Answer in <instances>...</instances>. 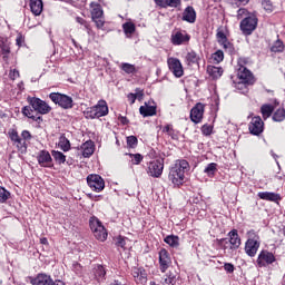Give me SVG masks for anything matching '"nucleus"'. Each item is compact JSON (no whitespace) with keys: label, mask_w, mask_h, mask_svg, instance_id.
Returning a JSON list of instances; mask_svg holds the SVG:
<instances>
[{"label":"nucleus","mask_w":285,"mask_h":285,"mask_svg":"<svg viewBox=\"0 0 285 285\" xmlns=\"http://www.w3.org/2000/svg\"><path fill=\"white\" fill-rule=\"evenodd\" d=\"M141 271H142V269L135 268V269L132 271V277H135V279H138L139 275L141 274Z\"/></svg>","instance_id":"obj_64"},{"label":"nucleus","mask_w":285,"mask_h":285,"mask_svg":"<svg viewBox=\"0 0 285 285\" xmlns=\"http://www.w3.org/2000/svg\"><path fill=\"white\" fill-rule=\"evenodd\" d=\"M96 23V27L98 30H101L104 26H106V21H104L101 18L92 20Z\"/></svg>","instance_id":"obj_59"},{"label":"nucleus","mask_w":285,"mask_h":285,"mask_svg":"<svg viewBox=\"0 0 285 285\" xmlns=\"http://www.w3.org/2000/svg\"><path fill=\"white\" fill-rule=\"evenodd\" d=\"M32 285H66L65 282L53 281L48 274H38L37 277H29Z\"/></svg>","instance_id":"obj_10"},{"label":"nucleus","mask_w":285,"mask_h":285,"mask_svg":"<svg viewBox=\"0 0 285 285\" xmlns=\"http://www.w3.org/2000/svg\"><path fill=\"white\" fill-rule=\"evenodd\" d=\"M237 79L238 82H236L235 88L237 90H248V86L255 85V76L253 75V71L248 68H238L237 69Z\"/></svg>","instance_id":"obj_2"},{"label":"nucleus","mask_w":285,"mask_h":285,"mask_svg":"<svg viewBox=\"0 0 285 285\" xmlns=\"http://www.w3.org/2000/svg\"><path fill=\"white\" fill-rule=\"evenodd\" d=\"M165 244H168L171 248H177L179 246V236L169 235L164 239Z\"/></svg>","instance_id":"obj_35"},{"label":"nucleus","mask_w":285,"mask_h":285,"mask_svg":"<svg viewBox=\"0 0 285 285\" xmlns=\"http://www.w3.org/2000/svg\"><path fill=\"white\" fill-rule=\"evenodd\" d=\"M262 7L268 14L275 11V3L273 0H262Z\"/></svg>","instance_id":"obj_37"},{"label":"nucleus","mask_w":285,"mask_h":285,"mask_svg":"<svg viewBox=\"0 0 285 285\" xmlns=\"http://www.w3.org/2000/svg\"><path fill=\"white\" fill-rule=\"evenodd\" d=\"M95 277L98 282H104L106 277V269L101 265H97V267L94 271Z\"/></svg>","instance_id":"obj_36"},{"label":"nucleus","mask_w":285,"mask_h":285,"mask_svg":"<svg viewBox=\"0 0 285 285\" xmlns=\"http://www.w3.org/2000/svg\"><path fill=\"white\" fill-rule=\"evenodd\" d=\"M127 99H128L129 104L132 106V104H135V101H137V95L130 92L127 95Z\"/></svg>","instance_id":"obj_61"},{"label":"nucleus","mask_w":285,"mask_h":285,"mask_svg":"<svg viewBox=\"0 0 285 285\" xmlns=\"http://www.w3.org/2000/svg\"><path fill=\"white\" fill-rule=\"evenodd\" d=\"M185 63L187 66H195V63H199V55L195 50H191L185 56Z\"/></svg>","instance_id":"obj_33"},{"label":"nucleus","mask_w":285,"mask_h":285,"mask_svg":"<svg viewBox=\"0 0 285 285\" xmlns=\"http://www.w3.org/2000/svg\"><path fill=\"white\" fill-rule=\"evenodd\" d=\"M206 110V105L197 102L190 110V120L194 124H202L204 119V112Z\"/></svg>","instance_id":"obj_15"},{"label":"nucleus","mask_w":285,"mask_h":285,"mask_svg":"<svg viewBox=\"0 0 285 285\" xmlns=\"http://www.w3.org/2000/svg\"><path fill=\"white\" fill-rule=\"evenodd\" d=\"M37 161L42 168H52V166H55V163H52V156H50V151L46 149H42L37 154Z\"/></svg>","instance_id":"obj_17"},{"label":"nucleus","mask_w":285,"mask_h":285,"mask_svg":"<svg viewBox=\"0 0 285 285\" xmlns=\"http://www.w3.org/2000/svg\"><path fill=\"white\" fill-rule=\"evenodd\" d=\"M274 262H275V255L268 250H262L257 258V264L259 268L274 264Z\"/></svg>","instance_id":"obj_19"},{"label":"nucleus","mask_w":285,"mask_h":285,"mask_svg":"<svg viewBox=\"0 0 285 285\" xmlns=\"http://www.w3.org/2000/svg\"><path fill=\"white\" fill-rule=\"evenodd\" d=\"M108 102H106L104 99H100L95 106L88 107L83 111V116L86 119H100V117L108 116Z\"/></svg>","instance_id":"obj_3"},{"label":"nucleus","mask_w":285,"mask_h":285,"mask_svg":"<svg viewBox=\"0 0 285 285\" xmlns=\"http://www.w3.org/2000/svg\"><path fill=\"white\" fill-rule=\"evenodd\" d=\"M59 146L63 153H68V150H70V140H68L66 136H61L59 139Z\"/></svg>","instance_id":"obj_41"},{"label":"nucleus","mask_w":285,"mask_h":285,"mask_svg":"<svg viewBox=\"0 0 285 285\" xmlns=\"http://www.w3.org/2000/svg\"><path fill=\"white\" fill-rule=\"evenodd\" d=\"M127 155L130 157L132 166H139V164L144 161V156L141 154H127Z\"/></svg>","instance_id":"obj_43"},{"label":"nucleus","mask_w":285,"mask_h":285,"mask_svg":"<svg viewBox=\"0 0 285 285\" xmlns=\"http://www.w3.org/2000/svg\"><path fill=\"white\" fill-rule=\"evenodd\" d=\"M177 282L175 274L168 273L163 281V285H175Z\"/></svg>","instance_id":"obj_44"},{"label":"nucleus","mask_w":285,"mask_h":285,"mask_svg":"<svg viewBox=\"0 0 285 285\" xmlns=\"http://www.w3.org/2000/svg\"><path fill=\"white\" fill-rule=\"evenodd\" d=\"M89 226L98 242H106V239H108V232L106 230V227H104L99 218L92 216L89 219Z\"/></svg>","instance_id":"obj_6"},{"label":"nucleus","mask_w":285,"mask_h":285,"mask_svg":"<svg viewBox=\"0 0 285 285\" xmlns=\"http://www.w3.org/2000/svg\"><path fill=\"white\" fill-rule=\"evenodd\" d=\"M212 59H214L215 63H222L224 61V51L217 50L213 53Z\"/></svg>","instance_id":"obj_48"},{"label":"nucleus","mask_w":285,"mask_h":285,"mask_svg":"<svg viewBox=\"0 0 285 285\" xmlns=\"http://www.w3.org/2000/svg\"><path fill=\"white\" fill-rule=\"evenodd\" d=\"M247 240L245 243V253L248 257H255L259 250L261 242L259 235L255 229L247 232Z\"/></svg>","instance_id":"obj_4"},{"label":"nucleus","mask_w":285,"mask_h":285,"mask_svg":"<svg viewBox=\"0 0 285 285\" xmlns=\"http://www.w3.org/2000/svg\"><path fill=\"white\" fill-rule=\"evenodd\" d=\"M248 63V58H238L237 66L238 68H246Z\"/></svg>","instance_id":"obj_57"},{"label":"nucleus","mask_w":285,"mask_h":285,"mask_svg":"<svg viewBox=\"0 0 285 285\" xmlns=\"http://www.w3.org/2000/svg\"><path fill=\"white\" fill-rule=\"evenodd\" d=\"M138 145H139V139H137V136L127 137V147L135 149L137 148Z\"/></svg>","instance_id":"obj_45"},{"label":"nucleus","mask_w":285,"mask_h":285,"mask_svg":"<svg viewBox=\"0 0 285 285\" xmlns=\"http://www.w3.org/2000/svg\"><path fill=\"white\" fill-rule=\"evenodd\" d=\"M170 255L168 254V250L160 249L159 252V264H160V271L161 273H166L168 271V267L170 266Z\"/></svg>","instance_id":"obj_20"},{"label":"nucleus","mask_w":285,"mask_h":285,"mask_svg":"<svg viewBox=\"0 0 285 285\" xmlns=\"http://www.w3.org/2000/svg\"><path fill=\"white\" fill-rule=\"evenodd\" d=\"M181 20L186 21L187 23H195L197 21V11H195L193 6H188L184 10Z\"/></svg>","instance_id":"obj_22"},{"label":"nucleus","mask_w":285,"mask_h":285,"mask_svg":"<svg viewBox=\"0 0 285 285\" xmlns=\"http://www.w3.org/2000/svg\"><path fill=\"white\" fill-rule=\"evenodd\" d=\"M274 112H275V106H273L271 104L262 105V107H261V115H262L264 120L271 118Z\"/></svg>","instance_id":"obj_31"},{"label":"nucleus","mask_w":285,"mask_h":285,"mask_svg":"<svg viewBox=\"0 0 285 285\" xmlns=\"http://www.w3.org/2000/svg\"><path fill=\"white\" fill-rule=\"evenodd\" d=\"M190 41V35L186 31H176L171 35V43L173 46H184V43H188Z\"/></svg>","instance_id":"obj_18"},{"label":"nucleus","mask_w":285,"mask_h":285,"mask_svg":"<svg viewBox=\"0 0 285 285\" xmlns=\"http://www.w3.org/2000/svg\"><path fill=\"white\" fill-rule=\"evenodd\" d=\"M9 139L12 141L13 146H16L19 153H27L28 151V142L19 136V131L17 129H10L8 131Z\"/></svg>","instance_id":"obj_9"},{"label":"nucleus","mask_w":285,"mask_h":285,"mask_svg":"<svg viewBox=\"0 0 285 285\" xmlns=\"http://www.w3.org/2000/svg\"><path fill=\"white\" fill-rule=\"evenodd\" d=\"M115 242H116V246L118 248H126V237L124 236H117L115 238Z\"/></svg>","instance_id":"obj_50"},{"label":"nucleus","mask_w":285,"mask_h":285,"mask_svg":"<svg viewBox=\"0 0 285 285\" xmlns=\"http://www.w3.org/2000/svg\"><path fill=\"white\" fill-rule=\"evenodd\" d=\"M137 284H146V282H148V278L146 276V271H141L139 274L138 279H136Z\"/></svg>","instance_id":"obj_53"},{"label":"nucleus","mask_w":285,"mask_h":285,"mask_svg":"<svg viewBox=\"0 0 285 285\" xmlns=\"http://www.w3.org/2000/svg\"><path fill=\"white\" fill-rule=\"evenodd\" d=\"M216 171H217V164L216 163H210L205 168V173H207L208 177H213Z\"/></svg>","instance_id":"obj_47"},{"label":"nucleus","mask_w":285,"mask_h":285,"mask_svg":"<svg viewBox=\"0 0 285 285\" xmlns=\"http://www.w3.org/2000/svg\"><path fill=\"white\" fill-rule=\"evenodd\" d=\"M163 132H165L166 135H168V137H170L171 139H177V131L175 130V128H173V125H166L163 128Z\"/></svg>","instance_id":"obj_38"},{"label":"nucleus","mask_w":285,"mask_h":285,"mask_svg":"<svg viewBox=\"0 0 285 285\" xmlns=\"http://www.w3.org/2000/svg\"><path fill=\"white\" fill-rule=\"evenodd\" d=\"M285 50L284 41L276 40L271 47V52H283Z\"/></svg>","instance_id":"obj_40"},{"label":"nucleus","mask_w":285,"mask_h":285,"mask_svg":"<svg viewBox=\"0 0 285 285\" xmlns=\"http://www.w3.org/2000/svg\"><path fill=\"white\" fill-rule=\"evenodd\" d=\"M89 8L91 9V19H102L104 18V9L101 8V4L98 2H91L89 4Z\"/></svg>","instance_id":"obj_26"},{"label":"nucleus","mask_w":285,"mask_h":285,"mask_svg":"<svg viewBox=\"0 0 285 285\" xmlns=\"http://www.w3.org/2000/svg\"><path fill=\"white\" fill-rule=\"evenodd\" d=\"M135 92L136 94H134V95H136V99H138V101H141V99H144V89L136 88Z\"/></svg>","instance_id":"obj_58"},{"label":"nucleus","mask_w":285,"mask_h":285,"mask_svg":"<svg viewBox=\"0 0 285 285\" xmlns=\"http://www.w3.org/2000/svg\"><path fill=\"white\" fill-rule=\"evenodd\" d=\"M171 184L174 188H179V186H184V181L181 179H173Z\"/></svg>","instance_id":"obj_62"},{"label":"nucleus","mask_w":285,"mask_h":285,"mask_svg":"<svg viewBox=\"0 0 285 285\" xmlns=\"http://www.w3.org/2000/svg\"><path fill=\"white\" fill-rule=\"evenodd\" d=\"M163 173H164V158L156 159L149 163L148 175H150V177L159 178L161 177Z\"/></svg>","instance_id":"obj_16"},{"label":"nucleus","mask_w":285,"mask_h":285,"mask_svg":"<svg viewBox=\"0 0 285 285\" xmlns=\"http://www.w3.org/2000/svg\"><path fill=\"white\" fill-rule=\"evenodd\" d=\"M190 168V165L186 159L176 160L175 165L169 170V179H184L186 170Z\"/></svg>","instance_id":"obj_8"},{"label":"nucleus","mask_w":285,"mask_h":285,"mask_svg":"<svg viewBox=\"0 0 285 285\" xmlns=\"http://www.w3.org/2000/svg\"><path fill=\"white\" fill-rule=\"evenodd\" d=\"M207 73L212 79H219L224 75V69L222 67H216L213 65L207 66Z\"/></svg>","instance_id":"obj_30"},{"label":"nucleus","mask_w":285,"mask_h":285,"mask_svg":"<svg viewBox=\"0 0 285 285\" xmlns=\"http://www.w3.org/2000/svg\"><path fill=\"white\" fill-rule=\"evenodd\" d=\"M51 155L57 164H66V155L63 153L52 150Z\"/></svg>","instance_id":"obj_39"},{"label":"nucleus","mask_w":285,"mask_h":285,"mask_svg":"<svg viewBox=\"0 0 285 285\" xmlns=\"http://www.w3.org/2000/svg\"><path fill=\"white\" fill-rule=\"evenodd\" d=\"M213 125L205 124L202 126L200 131L204 137H210L213 135Z\"/></svg>","instance_id":"obj_46"},{"label":"nucleus","mask_w":285,"mask_h":285,"mask_svg":"<svg viewBox=\"0 0 285 285\" xmlns=\"http://www.w3.org/2000/svg\"><path fill=\"white\" fill-rule=\"evenodd\" d=\"M224 268L226 273H235V265L230 263H225Z\"/></svg>","instance_id":"obj_60"},{"label":"nucleus","mask_w":285,"mask_h":285,"mask_svg":"<svg viewBox=\"0 0 285 285\" xmlns=\"http://www.w3.org/2000/svg\"><path fill=\"white\" fill-rule=\"evenodd\" d=\"M87 184L91 190H95L96 193H101V190L106 188L104 179H87Z\"/></svg>","instance_id":"obj_28"},{"label":"nucleus","mask_w":285,"mask_h":285,"mask_svg":"<svg viewBox=\"0 0 285 285\" xmlns=\"http://www.w3.org/2000/svg\"><path fill=\"white\" fill-rule=\"evenodd\" d=\"M167 66L170 72H173L174 77H177V79L184 77V66L178 58H168Z\"/></svg>","instance_id":"obj_12"},{"label":"nucleus","mask_w":285,"mask_h":285,"mask_svg":"<svg viewBox=\"0 0 285 285\" xmlns=\"http://www.w3.org/2000/svg\"><path fill=\"white\" fill-rule=\"evenodd\" d=\"M119 68L125 75H137L139 72V68L129 62H122Z\"/></svg>","instance_id":"obj_32"},{"label":"nucleus","mask_w":285,"mask_h":285,"mask_svg":"<svg viewBox=\"0 0 285 285\" xmlns=\"http://www.w3.org/2000/svg\"><path fill=\"white\" fill-rule=\"evenodd\" d=\"M122 30L125 32V35H135V30H137V28L135 27V23L132 22H125L122 24Z\"/></svg>","instance_id":"obj_42"},{"label":"nucleus","mask_w":285,"mask_h":285,"mask_svg":"<svg viewBox=\"0 0 285 285\" xmlns=\"http://www.w3.org/2000/svg\"><path fill=\"white\" fill-rule=\"evenodd\" d=\"M118 119L122 126H128V124H130V120H128L126 116H119Z\"/></svg>","instance_id":"obj_63"},{"label":"nucleus","mask_w":285,"mask_h":285,"mask_svg":"<svg viewBox=\"0 0 285 285\" xmlns=\"http://www.w3.org/2000/svg\"><path fill=\"white\" fill-rule=\"evenodd\" d=\"M49 99L62 110H72L75 108V100L72 97L61 94V92H51L49 94Z\"/></svg>","instance_id":"obj_5"},{"label":"nucleus","mask_w":285,"mask_h":285,"mask_svg":"<svg viewBox=\"0 0 285 285\" xmlns=\"http://www.w3.org/2000/svg\"><path fill=\"white\" fill-rule=\"evenodd\" d=\"M272 119L273 121H276V122H282V121H285V109L284 107H281L278 109H276L272 116Z\"/></svg>","instance_id":"obj_34"},{"label":"nucleus","mask_w":285,"mask_h":285,"mask_svg":"<svg viewBox=\"0 0 285 285\" xmlns=\"http://www.w3.org/2000/svg\"><path fill=\"white\" fill-rule=\"evenodd\" d=\"M248 130L254 137H259L264 132V120H262V117L254 116L248 124Z\"/></svg>","instance_id":"obj_11"},{"label":"nucleus","mask_w":285,"mask_h":285,"mask_svg":"<svg viewBox=\"0 0 285 285\" xmlns=\"http://www.w3.org/2000/svg\"><path fill=\"white\" fill-rule=\"evenodd\" d=\"M76 22L80 26H83L85 29L90 30V23L86 19L81 17H76Z\"/></svg>","instance_id":"obj_51"},{"label":"nucleus","mask_w":285,"mask_h":285,"mask_svg":"<svg viewBox=\"0 0 285 285\" xmlns=\"http://www.w3.org/2000/svg\"><path fill=\"white\" fill-rule=\"evenodd\" d=\"M23 141H30V139H32V134H30L29 130H22L21 131V137H20Z\"/></svg>","instance_id":"obj_54"},{"label":"nucleus","mask_w":285,"mask_h":285,"mask_svg":"<svg viewBox=\"0 0 285 285\" xmlns=\"http://www.w3.org/2000/svg\"><path fill=\"white\" fill-rule=\"evenodd\" d=\"M259 19H257V16L254 13H250L249 16L245 17L239 24L240 31L245 37H249V35H253L255 30H257V23Z\"/></svg>","instance_id":"obj_7"},{"label":"nucleus","mask_w":285,"mask_h":285,"mask_svg":"<svg viewBox=\"0 0 285 285\" xmlns=\"http://www.w3.org/2000/svg\"><path fill=\"white\" fill-rule=\"evenodd\" d=\"M230 248L237 250L239 246H242V238H239V234L237 229H233L228 233Z\"/></svg>","instance_id":"obj_25"},{"label":"nucleus","mask_w":285,"mask_h":285,"mask_svg":"<svg viewBox=\"0 0 285 285\" xmlns=\"http://www.w3.org/2000/svg\"><path fill=\"white\" fill-rule=\"evenodd\" d=\"M82 156L88 158L95 155V142L92 140H88L81 146Z\"/></svg>","instance_id":"obj_29"},{"label":"nucleus","mask_w":285,"mask_h":285,"mask_svg":"<svg viewBox=\"0 0 285 285\" xmlns=\"http://www.w3.org/2000/svg\"><path fill=\"white\" fill-rule=\"evenodd\" d=\"M158 8H175L181 10V0H154Z\"/></svg>","instance_id":"obj_21"},{"label":"nucleus","mask_w":285,"mask_h":285,"mask_svg":"<svg viewBox=\"0 0 285 285\" xmlns=\"http://www.w3.org/2000/svg\"><path fill=\"white\" fill-rule=\"evenodd\" d=\"M257 195L259 199H263L264 202H274L275 204L282 202V196L273 191H261Z\"/></svg>","instance_id":"obj_24"},{"label":"nucleus","mask_w":285,"mask_h":285,"mask_svg":"<svg viewBox=\"0 0 285 285\" xmlns=\"http://www.w3.org/2000/svg\"><path fill=\"white\" fill-rule=\"evenodd\" d=\"M19 77H21V73L19 72L18 69H10L9 78L11 79V81H14L16 79H19Z\"/></svg>","instance_id":"obj_52"},{"label":"nucleus","mask_w":285,"mask_h":285,"mask_svg":"<svg viewBox=\"0 0 285 285\" xmlns=\"http://www.w3.org/2000/svg\"><path fill=\"white\" fill-rule=\"evenodd\" d=\"M29 106H24L21 109L23 117L31 119V121H36V124H41L43 121V117L39 115H50L52 112V107L38 97L28 98Z\"/></svg>","instance_id":"obj_1"},{"label":"nucleus","mask_w":285,"mask_h":285,"mask_svg":"<svg viewBox=\"0 0 285 285\" xmlns=\"http://www.w3.org/2000/svg\"><path fill=\"white\" fill-rule=\"evenodd\" d=\"M12 53V42L6 37H0V58L2 61H9Z\"/></svg>","instance_id":"obj_14"},{"label":"nucleus","mask_w":285,"mask_h":285,"mask_svg":"<svg viewBox=\"0 0 285 285\" xmlns=\"http://www.w3.org/2000/svg\"><path fill=\"white\" fill-rule=\"evenodd\" d=\"M29 8L33 17H41L43 0H29Z\"/></svg>","instance_id":"obj_23"},{"label":"nucleus","mask_w":285,"mask_h":285,"mask_svg":"<svg viewBox=\"0 0 285 285\" xmlns=\"http://www.w3.org/2000/svg\"><path fill=\"white\" fill-rule=\"evenodd\" d=\"M249 16H250V12H248L246 8H240L237 11L238 19H242V17H249Z\"/></svg>","instance_id":"obj_56"},{"label":"nucleus","mask_w":285,"mask_h":285,"mask_svg":"<svg viewBox=\"0 0 285 285\" xmlns=\"http://www.w3.org/2000/svg\"><path fill=\"white\" fill-rule=\"evenodd\" d=\"M10 197V191L6 190V188L0 187V204H4V202H8V198Z\"/></svg>","instance_id":"obj_49"},{"label":"nucleus","mask_w":285,"mask_h":285,"mask_svg":"<svg viewBox=\"0 0 285 285\" xmlns=\"http://www.w3.org/2000/svg\"><path fill=\"white\" fill-rule=\"evenodd\" d=\"M139 114L142 117H155L157 115V106H148V102H145V106H140Z\"/></svg>","instance_id":"obj_27"},{"label":"nucleus","mask_w":285,"mask_h":285,"mask_svg":"<svg viewBox=\"0 0 285 285\" xmlns=\"http://www.w3.org/2000/svg\"><path fill=\"white\" fill-rule=\"evenodd\" d=\"M229 1L233 6H237V8H239V6H248V3H250V0H229Z\"/></svg>","instance_id":"obj_55"},{"label":"nucleus","mask_w":285,"mask_h":285,"mask_svg":"<svg viewBox=\"0 0 285 285\" xmlns=\"http://www.w3.org/2000/svg\"><path fill=\"white\" fill-rule=\"evenodd\" d=\"M216 39L219 46L224 48L225 52H233L235 50V47L232 42H229L228 37L224 32V28H218L216 32Z\"/></svg>","instance_id":"obj_13"}]
</instances>
